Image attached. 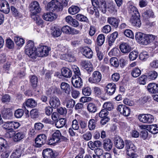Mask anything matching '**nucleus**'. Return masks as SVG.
I'll use <instances>...</instances> for the list:
<instances>
[{"instance_id":"f257e3e1","label":"nucleus","mask_w":158,"mask_h":158,"mask_svg":"<svg viewBox=\"0 0 158 158\" xmlns=\"http://www.w3.org/2000/svg\"><path fill=\"white\" fill-rule=\"evenodd\" d=\"M36 48L34 46L33 42L31 40L28 41L25 47V53L30 58L35 59Z\"/></svg>"},{"instance_id":"f03ea898","label":"nucleus","mask_w":158,"mask_h":158,"mask_svg":"<svg viewBox=\"0 0 158 158\" xmlns=\"http://www.w3.org/2000/svg\"><path fill=\"white\" fill-rule=\"evenodd\" d=\"M51 50L50 47L46 46H41L38 48V51L35 52V59L37 57H44L48 56Z\"/></svg>"},{"instance_id":"7ed1b4c3","label":"nucleus","mask_w":158,"mask_h":158,"mask_svg":"<svg viewBox=\"0 0 158 158\" xmlns=\"http://www.w3.org/2000/svg\"><path fill=\"white\" fill-rule=\"evenodd\" d=\"M47 9L53 11H59L62 10V5L60 2L55 0H52L47 5Z\"/></svg>"},{"instance_id":"20e7f679","label":"nucleus","mask_w":158,"mask_h":158,"mask_svg":"<svg viewBox=\"0 0 158 158\" xmlns=\"http://www.w3.org/2000/svg\"><path fill=\"white\" fill-rule=\"evenodd\" d=\"M138 119L141 122L151 124L154 121L153 116L150 114H141L138 115Z\"/></svg>"},{"instance_id":"39448f33","label":"nucleus","mask_w":158,"mask_h":158,"mask_svg":"<svg viewBox=\"0 0 158 158\" xmlns=\"http://www.w3.org/2000/svg\"><path fill=\"white\" fill-rule=\"evenodd\" d=\"M102 74L98 71H95L92 74V77L89 78V82L91 83L98 84L101 81Z\"/></svg>"},{"instance_id":"423d86ee","label":"nucleus","mask_w":158,"mask_h":158,"mask_svg":"<svg viewBox=\"0 0 158 158\" xmlns=\"http://www.w3.org/2000/svg\"><path fill=\"white\" fill-rule=\"evenodd\" d=\"M29 10L31 13V15H35L39 13L41 10L40 5L37 1H33L31 2L29 6Z\"/></svg>"},{"instance_id":"0eeeda50","label":"nucleus","mask_w":158,"mask_h":158,"mask_svg":"<svg viewBox=\"0 0 158 158\" xmlns=\"http://www.w3.org/2000/svg\"><path fill=\"white\" fill-rule=\"evenodd\" d=\"M116 109L121 114L126 117L129 116L131 112L130 108L124 105L120 104L118 105L117 106Z\"/></svg>"},{"instance_id":"6e6552de","label":"nucleus","mask_w":158,"mask_h":158,"mask_svg":"<svg viewBox=\"0 0 158 158\" xmlns=\"http://www.w3.org/2000/svg\"><path fill=\"white\" fill-rule=\"evenodd\" d=\"M35 147H40L46 143L47 141V137L44 134L39 135L35 138Z\"/></svg>"},{"instance_id":"1a4fd4ad","label":"nucleus","mask_w":158,"mask_h":158,"mask_svg":"<svg viewBox=\"0 0 158 158\" xmlns=\"http://www.w3.org/2000/svg\"><path fill=\"white\" fill-rule=\"evenodd\" d=\"M61 135L59 130L56 131L52 135V138L49 140V144L52 145L59 142L60 140Z\"/></svg>"},{"instance_id":"9d476101","label":"nucleus","mask_w":158,"mask_h":158,"mask_svg":"<svg viewBox=\"0 0 158 158\" xmlns=\"http://www.w3.org/2000/svg\"><path fill=\"white\" fill-rule=\"evenodd\" d=\"M42 155L44 158H56L57 156L56 153L50 148L44 149L43 151Z\"/></svg>"},{"instance_id":"9b49d317","label":"nucleus","mask_w":158,"mask_h":158,"mask_svg":"<svg viewBox=\"0 0 158 158\" xmlns=\"http://www.w3.org/2000/svg\"><path fill=\"white\" fill-rule=\"evenodd\" d=\"M114 145L118 149H122L124 146V143L123 139L119 136H115L113 139Z\"/></svg>"},{"instance_id":"f8f14e48","label":"nucleus","mask_w":158,"mask_h":158,"mask_svg":"<svg viewBox=\"0 0 158 158\" xmlns=\"http://www.w3.org/2000/svg\"><path fill=\"white\" fill-rule=\"evenodd\" d=\"M0 10L5 13H8L10 11V6L8 2L5 0L0 1Z\"/></svg>"},{"instance_id":"ddd939ff","label":"nucleus","mask_w":158,"mask_h":158,"mask_svg":"<svg viewBox=\"0 0 158 158\" xmlns=\"http://www.w3.org/2000/svg\"><path fill=\"white\" fill-rule=\"evenodd\" d=\"M82 68L85 69L88 73L91 72L93 70V66L92 64L87 60L82 61L81 63Z\"/></svg>"},{"instance_id":"4468645a","label":"nucleus","mask_w":158,"mask_h":158,"mask_svg":"<svg viewBox=\"0 0 158 158\" xmlns=\"http://www.w3.org/2000/svg\"><path fill=\"white\" fill-rule=\"evenodd\" d=\"M49 104L52 108L56 109L60 106V102L58 97L53 96L50 97Z\"/></svg>"},{"instance_id":"2eb2a0df","label":"nucleus","mask_w":158,"mask_h":158,"mask_svg":"<svg viewBox=\"0 0 158 158\" xmlns=\"http://www.w3.org/2000/svg\"><path fill=\"white\" fill-rule=\"evenodd\" d=\"M148 91L151 94L158 93V84L154 83L149 84L147 86Z\"/></svg>"},{"instance_id":"dca6fc26","label":"nucleus","mask_w":158,"mask_h":158,"mask_svg":"<svg viewBox=\"0 0 158 158\" xmlns=\"http://www.w3.org/2000/svg\"><path fill=\"white\" fill-rule=\"evenodd\" d=\"M156 36L152 35H144L142 44L147 45L152 43L154 40Z\"/></svg>"},{"instance_id":"f3484780","label":"nucleus","mask_w":158,"mask_h":158,"mask_svg":"<svg viewBox=\"0 0 158 158\" xmlns=\"http://www.w3.org/2000/svg\"><path fill=\"white\" fill-rule=\"evenodd\" d=\"M125 148L126 153L133 151H136V147L131 142L128 140H126L125 142Z\"/></svg>"},{"instance_id":"a211bd4d","label":"nucleus","mask_w":158,"mask_h":158,"mask_svg":"<svg viewBox=\"0 0 158 158\" xmlns=\"http://www.w3.org/2000/svg\"><path fill=\"white\" fill-rule=\"evenodd\" d=\"M72 82L73 86L76 88H80L83 85V82L80 77L74 78L73 76L72 78Z\"/></svg>"},{"instance_id":"6ab92c4d","label":"nucleus","mask_w":158,"mask_h":158,"mask_svg":"<svg viewBox=\"0 0 158 158\" xmlns=\"http://www.w3.org/2000/svg\"><path fill=\"white\" fill-rule=\"evenodd\" d=\"M116 89V85L114 83H109L106 86L105 90L107 94L111 95L114 93Z\"/></svg>"},{"instance_id":"aec40b11","label":"nucleus","mask_w":158,"mask_h":158,"mask_svg":"<svg viewBox=\"0 0 158 158\" xmlns=\"http://www.w3.org/2000/svg\"><path fill=\"white\" fill-rule=\"evenodd\" d=\"M57 16L52 13H47L44 14L43 16V19L48 21H52L57 18Z\"/></svg>"},{"instance_id":"412c9836","label":"nucleus","mask_w":158,"mask_h":158,"mask_svg":"<svg viewBox=\"0 0 158 158\" xmlns=\"http://www.w3.org/2000/svg\"><path fill=\"white\" fill-rule=\"evenodd\" d=\"M112 146V143L110 139H107L104 141L103 147L106 151H110Z\"/></svg>"},{"instance_id":"4be33fe9","label":"nucleus","mask_w":158,"mask_h":158,"mask_svg":"<svg viewBox=\"0 0 158 158\" xmlns=\"http://www.w3.org/2000/svg\"><path fill=\"white\" fill-rule=\"evenodd\" d=\"M120 21L119 19L114 17H108L107 19V22L116 28L118 27Z\"/></svg>"},{"instance_id":"5701e85b","label":"nucleus","mask_w":158,"mask_h":158,"mask_svg":"<svg viewBox=\"0 0 158 158\" xmlns=\"http://www.w3.org/2000/svg\"><path fill=\"white\" fill-rule=\"evenodd\" d=\"M121 52L124 53L129 52L131 50V47L126 43H123L119 46Z\"/></svg>"},{"instance_id":"b1692460","label":"nucleus","mask_w":158,"mask_h":158,"mask_svg":"<svg viewBox=\"0 0 158 158\" xmlns=\"http://www.w3.org/2000/svg\"><path fill=\"white\" fill-rule=\"evenodd\" d=\"M60 88L63 92L68 94H70L71 91V87L68 83L62 82L60 85Z\"/></svg>"},{"instance_id":"393cba45","label":"nucleus","mask_w":158,"mask_h":158,"mask_svg":"<svg viewBox=\"0 0 158 158\" xmlns=\"http://www.w3.org/2000/svg\"><path fill=\"white\" fill-rule=\"evenodd\" d=\"M139 16L131 17L130 21L132 25L139 27L141 25V22L139 18Z\"/></svg>"},{"instance_id":"a878e982","label":"nucleus","mask_w":158,"mask_h":158,"mask_svg":"<svg viewBox=\"0 0 158 158\" xmlns=\"http://www.w3.org/2000/svg\"><path fill=\"white\" fill-rule=\"evenodd\" d=\"M97 7H98L102 12L104 14L106 11V4L105 0H100Z\"/></svg>"},{"instance_id":"bb28decb","label":"nucleus","mask_w":158,"mask_h":158,"mask_svg":"<svg viewBox=\"0 0 158 158\" xmlns=\"http://www.w3.org/2000/svg\"><path fill=\"white\" fill-rule=\"evenodd\" d=\"M22 149L21 146L17 145L15 152L12 154V157L13 158H19L21 156Z\"/></svg>"},{"instance_id":"cd10ccee","label":"nucleus","mask_w":158,"mask_h":158,"mask_svg":"<svg viewBox=\"0 0 158 158\" xmlns=\"http://www.w3.org/2000/svg\"><path fill=\"white\" fill-rule=\"evenodd\" d=\"M83 54L86 58L90 59L92 57L93 52L90 48L86 47L83 49Z\"/></svg>"},{"instance_id":"c85d7f7f","label":"nucleus","mask_w":158,"mask_h":158,"mask_svg":"<svg viewBox=\"0 0 158 158\" xmlns=\"http://www.w3.org/2000/svg\"><path fill=\"white\" fill-rule=\"evenodd\" d=\"M3 117L7 119H11L12 116V113L9 108H6L2 111Z\"/></svg>"},{"instance_id":"c756f323","label":"nucleus","mask_w":158,"mask_h":158,"mask_svg":"<svg viewBox=\"0 0 158 158\" xmlns=\"http://www.w3.org/2000/svg\"><path fill=\"white\" fill-rule=\"evenodd\" d=\"M7 142L2 138H0V152H6L7 149Z\"/></svg>"},{"instance_id":"7c9ffc66","label":"nucleus","mask_w":158,"mask_h":158,"mask_svg":"<svg viewBox=\"0 0 158 158\" xmlns=\"http://www.w3.org/2000/svg\"><path fill=\"white\" fill-rule=\"evenodd\" d=\"M87 107V110L90 113H94L97 110L98 107L97 105L93 103H89Z\"/></svg>"},{"instance_id":"2f4dec72","label":"nucleus","mask_w":158,"mask_h":158,"mask_svg":"<svg viewBox=\"0 0 158 158\" xmlns=\"http://www.w3.org/2000/svg\"><path fill=\"white\" fill-rule=\"evenodd\" d=\"M129 12L131 15V17L136 16H139V12L136 7L131 5L129 7Z\"/></svg>"},{"instance_id":"473e14b6","label":"nucleus","mask_w":158,"mask_h":158,"mask_svg":"<svg viewBox=\"0 0 158 158\" xmlns=\"http://www.w3.org/2000/svg\"><path fill=\"white\" fill-rule=\"evenodd\" d=\"M142 16L144 19L146 20L151 17L154 18V14L152 10L149 9L143 13Z\"/></svg>"},{"instance_id":"72a5a7b5","label":"nucleus","mask_w":158,"mask_h":158,"mask_svg":"<svg viewBox=\"0 0 158 158\" xmlns=\"http://www.w3.org/2000/svg\"><path fill=\"white\" fill-rule=\"evenodd\" d=\"M61 73L64 77L67 78H70L72 75L71 71L68 68H64L61 69Z\"/></svg>"},{"instance_id":"f704fd0d","label":"nucleus","mask_w":158,"mask_h":158,"mask_svg":"<svg viewBox=\"0 0 158 158\" xmlns=\"http://www.w3.org/2000/svg\"><path fill=\"white\" fill-rule=\"evenodd\" d=\"M25 105L27 107L33 108L37 106V103L34 100L31 98L27 100L25 102Z\"/></svg>"},{"instance_id":"c9c22d12","label":"nucleus","mask_w":158,"mask_h":158,"mask_svg":"<svg viewBox=\"0 0 158 158\" xmlns=\"http://www.w3.org/2000/svg\"><path fill=\"white\" fill-rule=\"evenodd\" d=\"M25 135L23 132H19L15 135L14 137V141L15 142L19 141L24 137Z\"/></svg>"},{"instance_id":"e433bc0d","label":"nucleus","mask_w":158,"mask_h":158,"mask_svg":"<svg viewBox=\"0 0 158 158\" xmlns=\"http://www.w3.org/2000/svg\"><path fill=\"white\" fill-rule=\"evenodd\" d=\"M62 33L61 29L54 27L52 32V35L55 37H57L60 35Z\"/></svg>"},{"instance_id":"4c0bfd02","label":"nucleus","mask_w":158,"mask_h":158,"mask_svg":"<svg viewBox=\"0 0 158 158\" xmlns=\"http://www.w3.org/2000/svg\"><path fill=\"white\" fill-rule=\"evenodd\" d=\"M80 10V8L78 7L73 6L70 7L68 9L69 13L73 15L77 13Z\"/></svg>"},{"instance_id":"58836bf2","label":"nucleus","mask_w":158,"mask_h":158,"mask_svg":"<svg viewBox=\"0 0 158 158\" xmlns=\"http://www.w3.org/2000/svg\"><path fill=\"white\" fill-rule=\"evenodd\" d=\"M158 76V73L155 71H149L147 75V78L151 80H155Z\"/></svg>"},{"instance_id":"ea45409f","label":"nucleus","mask_w":158,"mask_h":158,"mask_svg":"<svg viewBox=\"0 0 158 158\" xmlns=\"http://www.w3.org/2000/svg\"><path fill=\"white\" fill-rule=\"evenodd\" d=\"M14 40L16 44L18 46H21L24 43V40L18 36L14 37Z\"/></svg>"},{"instance_id":"a19ab883","label":"nucleus","mask_w":158,"mask_h":158,"mask_svg":"<svg viewBox=\"0 0 158 158\" xmlns=\"http://www.w3.org/2000/svg\"><path fill=\"white\" fill-rule=\"evenodd\" d=\"M29 78L32 86L33 87H35L38 82L37 77L35 75H32L30 76Z\"/></svg>"},{"instance_id":"79ce46f5","label":"nucleus","mask_w":158,"mask_h":158,"mask_svg":"<svg viewBox=\"0 0 158 158\" xmlns=\"http://www.w3.org/2000/svg\"><path fill=\"white\" fill-rule=\"evenodd\" d=\"M66 123V120L64 118H61L57 120L55 124V126L58 128H60L64 126Z\"/></svg>"},{"instance_id":"37998d69","label":"nucleus","mask_w":158,"mask_h":158,"mask_svg":"<svg viewBox=\"0 0 158 158\" xmlns=\"http://www.w3.org/2000/svg\"><path fill=\"white\" fill-rule=\"evenodd\" d=\"M76 19L81 22L88 23L89 21L87 18L81 14H77L76 15Z\"/></svg>"},{"instance_id":"c03bdc74","label":"nucleus","mask_w":158,"mask_h":158,"mask_svg":"<svg viewBox=\"0 0 158 158\" xmlns=\"http://www.w3.org/2000/svg\"><path fill=\"white\" fill-rule=\"evenodd\" d=\"M104 35L102 34L99 35L97 38V43L98 45L101 46L103 44L105 41Z\"/></svg>"},{"instance_id":"a18cd8bd","label":"nucleus","mask_w":158,"mask_h":158,"mask_svg":"<svg viewBox=\"0 0 158 158\" xmlns=\"http://www.w3.org/2000/svg\"><path fill=\"white\" fill-rule=\"evenodd\" d=\"M96 121L94 119H90L88 122V127L90 130H94L96 127Z\"/></svg>"},{"instance_id":"49530a36","label":"nucleus","mask_w":158,"mask_h":158,"mask_svg":"<svg viewBox=\"0 0 158 158\" xmlns=\"http://www.w3.org/2000/svg\"><path fill=\"white\" fill-rule=\"evenodd\" d=\"M24 113V111L22 109H18L14 113L15 116L17 118H20L22 117Z\"/></svg>"},{"instance_id":"de8ad7c7","label":"nucleus","mask_w":158,"mask_h":158,"mask_svg":"<svg viewBox=\"0 0 158 158\" xmlns=\"http://www.w3.org/2000/svg\"><path fill=\"white\" fill-rule=\"evenodd\" d=\"M141 73V70L138 68H134L131 73V75L134 77H137L139 76Z\"/></svg>"},{"instance_id":"09e8293b","label":"nucleus","mask_w":158,"mask_h":158,"mask_svg":"<svg viewBox=\"0 0 158 158\" xmlns=\"http://www.w3.org/2000/svg\"><path fill=\"white\" fill-rule=\"evenodd\" d=\"M149 131L154 134L157 133H158V127L156 124L150 125Z\"/></svg>"},{"instance_id":"8fccbe9b","label":"nucleus","mask_w":158,"mask_h":158,"mask_svg":"<svg viewBox=\"0 0 158 158\" xmlns=\"http://www.w3.org/2000/svg\"><path fill=\"white\" fill-rule=\"evenodd\" d=\"M31 18L35 21L37 24L38 25H40L43 24V20L38 15H31Z\"/></svg>"},{"instance_id":"3c124183","label":"nucleus","mask_w":158,"mask_h":158,"mask_svg":"<svg viewBox=\"0 0 158 158\" xmlns=\"http://www.w3.org/2000/svg\"><path fill=\"white\" fill-rule=\"evenodd\" d=\"M103 107L104 108L109 111L111 110L114 108L112 103L110 102H107L104 103Z\"/></svg>"},{"instance_id":"603ef678","label":"nucleus","mask_w":158,"mask_h":158,"mask_svg":"<svg viewBox=\"0 0 158 158\" xmlns=\"http://www.w3.org/2000/svg\"><path fill=\"white\" fill-rule=\"evenodd\" d=\"M82 93L85 96H89L91 93V88L89 87H86L83 88L82 89Z\"/></svg>"},{"instance_id":"864d4df0","label":"nucleus","mask_w":158,"mask_h":158,"mask_svg":"<svg viewBox=\"0 0 158 158\" xmlns=\"http://www.w3.org/2000/svg\"><path fill=\"white\" fill-rule=\"evenodd\" d=\"M143 34L140 32H138L136 33L135 38L137 40L140 41L142 44L143 40L144 38V36L145 35Z\"/></svg>"},{"instance_id":"5fc2aeb1","label":"nucleus","mask_w":158,"mask_h":158,"mask_svg":"<svg viewBox=\"0 0 158 158\" xmlns=\"http://www.w3.org/2000/svg\"><path fill=\"white\" fill-rule=\"evenodd\" d=\"M109 112L106 109L104 108L102 109L98 113V115L100 117L102 118L107 117L109 114Z\"/></svg>"},{"instance_id":"6e6d98bb","label":"nucleus","mask_w":158,"mask_h":158,"mask_svg":"<svg viewBox=\"0 0 158 158\" xmlns=\"http://www.w3.org/2000/svg\"><path fill=\"white\" fill-rule=\"evenodd\" d=\"M38 110L36 109H32L30 112V115L32 118H36L38 116Z\"/></svg>"},{"instance_id":"4d7b16f0","label":"nucleus","mask_w":158,"mask_h":158,"mask_svg":"<svg viewBox=\"0 0 158 158\" xmlns=\"http://www.w3.org/2000/svg\"><path fill=\"white\" fill-rule=\"evenodd\" d=\"M72 69L75 75L74 77H80L81 73L79 68L77 66L74 65L72 66Z\"/></svg>"},{"instance_id":"13d9d810","label":"nucleus","mask_w":158,"mask_h":158,"mask_svg":"<svg viewBox=\"0 0 158 158\" xmlns=\"http://www.w3.org/2000/svg\"><path fill=\"white\" fill-rule=\"evenodd\" d=\"M10 124L11 129H17L20 126V123L17 122L10 121Z\"/></svg>"},{"instance_id":"bf43d9fd","label":"nucleus","mask_w":158,"mask_h":158,"mask_svg":"<svg viewBox=\"0 0 158 158\" xmlns=\"http://www.w3.org/2000/svg\"><path fill=\"white\" fill-rule=\"evenodd\" d=\"M147 78V76L142 75L138 79V81L140 84L144 85L146 84V80Z\"/></svg>"},{"instance_id":"052dcab7","label":"nucleus","mask_w":158,"mask_h":158,"mask_svg":"<svg viewBox=\"0 0 158 158\" xmlns=\"http://www.w3.org/2000/svg\"><path fill=\"white\" fill-rule=\"evenodd\" d=\"M124 33L127 37L131 38H133L134 37L133 32L131 30L127 29L124 31Z\"/></svg>"},{"instance_id":"680f3d73","label":"nucleus","mask_w":158,"mask_h":158,"mask_svg":"<svg viewBox=\"0 0 158 158\" xmlns=\"http://www.w3.org/2000/svg\"><path fill=\"white\" fill-rule=\"evenodd\" d=\"M72 127L74 130H77L79 128V125L76 119L73 120L72 122Z\"/></svg>"},{"instance_id":"e2e57ef3","label":"nucleus","mask_w":158,"mask_h":158,"mask_svg":"<svg viewBox=\"0 0 158 158\" xmlns=\"http://www.w3.org/2000/svg\"><path fill=\"white\" fill-rule=\"evenodd\" d=\"M1 100L3 103L9 102L10 100V97L8 94H5L2 97Z\"/></svg>"},{"instance_id":"0e129e2a","label":"nucleus","mask_w":158,"mask_h":158,"mask_svg":"<svg viewBox=\"0 0 158 158\" xmlns=\"http://www.w3.org/2000/svg\"><path fill=\"white\" fill-rule=\"evenodd\" d=\"M138 53L136 51H132L129 54V57L130 59H136L138 57Z\"/></svg>"},{"instance_id":"69168bd1","label":"nucleus","mask_w":158,"mask_h":158,"mask_svg":"<svg viewBox=\"0 0 158 158\" xmlns=\"http://www.w3.org/2000/svg\"><path fill=\"white\" fill-rule=\"evenodd\" d=\"M6 46L9 49H12L14 47V43L11 39H7L6 40Z\"/></svg>"},{"instance_id":"338daca9","label":"nucleus","mask_w":158,"mask_h":158,"mask_svg":"<svg viewBox=\"0 0 158 158\" xmlns=\"http://www.w3.org/2000/svg\"><path fill=\"white\" fill-rule=\"evenodd\" d=\"M75 104V101L72 99H70L68 101L66 106L68 108H73Z\"/></svg>"},{"instance_id":"774afa93","label":"nucleus","mask_w":158,"mask_h":158,"mask_svg":"<svg viewBox=\"0 0 158 158\" xmlns=\"http://www.w3.org/2000/svg\"><path fill=\"white\" fill-rule=\"evenodd\" d=\"M92 137L91 133L90 132H87L83 135V139L86 141H88L91 139Z\"/></svg>"}]
</instances>
